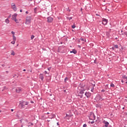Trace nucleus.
Segmentation results:
<instances>
[{
	"label": "nucleus",
	"mask_w": 127,
	"mask_h": 127,
	"mask_svg": "<svg viewBox=\"0 0 127 127\" xmlns=\"http://www.w3.org/2000/svg\"><path fill=\"white\" fill-rule=\"evenodd\" d=\"M29 1H32L33 0H28Z\"/></svg>",
	"instance_id": "obj_52"
},
{
	"label": "nucleus",
	"mask_w": 127,
	"mask_h": 127,
	"mask_svg": "<svg viewBox=\"0 0 127 127\" xmlns=\"http://www.w3.org/2000/svg\"><path fill=\"white\" fill-rule=\"evenodd\" d=\"M86 91V89H81L79 94H84V91Z\"/></svg>",
	"instance_id": "obj_14"
},
{
	"label": "nucleus",
	"mask_w": 127,
	"mask_h": 127,
	"mask_svg": "<svg viewBox=\"0 0 127 127\" xmlns=\"http://www.w3.org/2000/svg\"><path fill=\"white\" fill-rule=\"evenodd\" d=\"M91 87V92H94V87Z\"/></svg>",
	"instance_id": "obj_23"
},
{
	"label": "nucleus",
	"mask_w": 127,
	"mask_h": 127,
	"mask_svg": "<svg viewBox=\"0 0 127 127\" xmlns=\"http://www.w3.org/2000/svg\"><path fill=\"white\" fill-rule=\"evenodd\" d=\"M77 96H78V97H80V98L81 99H82V98H83V94H82V95H78Z\"/></svg>",
	"instance_id": "obj_27"
},
{
	"label": "nucleus",
	"mask_w": 127,
	"mask_h": 127,
	"mask_svg": "<svg viewBox=\"0 0 127 127\" xmlns=\"http://www.w3.org/2000/svg\"><path fill=\"white\" fill-rule=\"evenodd\" d=\"M68 80H69V78L68 77H65V79H64V82L66 83V82L67 81H68Z\"/></svg>",
	"instance_id": "obj_21"
},
{
	"label": "nucleus",
	"mask_w": 127,
	"mask_h": 127,
	"mask_svg": "<svg viewBox=\"0 0 127 127\" xmlns=\"http://www.w3.org/2000/svg\"><path fill=\"white\" fill-rule=\"evenodd\" d=\"M91 116H92L93 117V119H92V121H95L96 120V116H95V114L92 113V112L90 113Z\"/></svg>",
	"instance_id": "obj_13"
},
{
	"label": "nucleus",
	"mask_w": 127,
	"mask_h": 127,
	"mask_svg": "<svg viewBox=\"0 0 127 127\" xmlns=\"http://www.w3.org/2000/svg\"><path fill=\"white\" fill-rule=\"evenodd\" d=\"M31 16H27L26 18L25 24H30V23H31Z\"/></svg>",
	"instance_id": "obj_2"
},
{
	"label": "nucleus",
	"mask_w": 127,
	"mask_h": 127,
	"mask_svg": "<svg viewBox=\"0 0 127 127\" xmlns=\"http://www.w3.org/2000/svg\"><path fill=\"white\" fill-rule=\"evenodd\" d=\"M121 32H122V33H124V31H123V30H122V31H121Z\"/></svg>",
	"instance_id": "obj_59"
},
{
	"label": "nucleus",
	"mask_w": 127,
	"mask_h": 127,
	"mask_svg": "<svg viewBox=\"0 0 127 127\" xmlns=\"http://www.w3.org/2000/svg\"><path fill=\"white\" fill-rule=\"evenodd\" d=\"M110 86L112 87V88H115V84L114 83H111L110 84Z\"/></svg>",
	"instance_id": "obj_17"
},
{
	"label": "nucleus",
	"mask_w": 127,
	"mask_h": 127,
	"mask_svg": "<svg viewBox=\"0 0 127 127\" xmlns=\"http://www.w3.org/2000/svg\"><path fill=\"white\" fill-rule=\"evenodd\" d=\"M17 16V13H14V14L12 15V20H14V21H15L16 23H17V19H16V17Z\"/></svg>",
	"instance_id": "obj_3"
},
{
	"label": "nucleus",
	"mask_w": 127,
	"mask_h": 127,
	"mask_svg": "<svg viewBox=\"0 0 127 127\" xmlns=\"http://www.w3.org/2000/svg\"><path fill=\"white\" fill-rule=\"evenodd\" d=\"M12 37H13V41H16V38L15 37V36H12Z\"/></svg>",
	"instance_id": "obj_16"
},
{
	"label": "nucleus",
	"mask_w": 127,
	"mask_h": 127,
	"mask_svg": "<svg viewBox=\"0 0 127 127\" xmlns=\"http://www.w3.org/2000/svg\"><path fill=\"white\" fill-rule=\"evenodd\" d=\"M49 114H50V113L48 112V113H47V115H49Z\"/></svg>",
	"instance_id": "obj_60"
},
{
	"label": "nucleus",
	"mask_w": 127,
	"mask_h": 127,
	"mask_svg": "<svg viewBox=\"0 0 127 127\" xmlns=\"http://www.w3.org/2000/svg\"><path fill=\"white\" fill-rule=\"evenodd\" d=\"M6 87L5 86L4 87V89L2 90V91L3 92V91H4V90H6Z\"/></svg>",
	"instance_id": "obj_31"
},
{
	"label": "nucleus",
	"mask_w": 127,
	"mask_h": 127,
	"mask_svg": "<svg viewBox=\"0 0 127 127\" xmlns=\"http://www.w3.org/2000/svg\"><path fill=\"white\" fill-rule=\"evenodd\" d=\"M40 79H41V80L42 81H43L44 79V76H43V74H40V76H39Z\"/></svg>",
	"instance_id": "obj_12"
},
{
	"label": "nucleus",
	"mask_w": 127,
	"mask_h": 127,
	"mask_svg": "<svg viewBox=\"0 0 127 127\" xmlns=\"http://www.w3.org/2000/svg\"><path fill=\"white\" fill-rule=\"evenodd\" d=\"M96 15H97V16H100V15L98 14H96Z\"/></svg>",
	"instance_id": "obj_48"
},
{
	"label": "nucleus",
	"mask_w": 127,
	"mask_h": 127,
	"mask_svg": "<svg viewBox=\"0 0 127 127\" xmlns=\"http://www.w3.org/2000/svg\"><path fill=\"white\" fill-rule=\"evenodd\" d=\"M106 91V90H105V89H102V90H101V92H102V93H104V92H105Z\"/></svg>",
	"instance_id": "obj_36"
},
{
	"label": "nucleus",
	"mask_w": 127,
	"mask_h": 127,
	"mask_svg": "<svg viewBox=\"0 0 127 127\" xmlns=\"http://www.w3.org/2000/svg\"><path fill=\"white\" fill-rule=\"evenodd\" d=\"M80 40H78V43H80Z\"/></svg>",
	"instance_id": "obj_54"
},
{
	"label": "nucleus",
	"mask_w": 127,
	"mask_h": 127,
	"mask_svg": "<svg viewBox=\"0 0 127 127\" xmlns=\"http://www.w3.org/2000/svg\"><path fill=\"white\" fill-rule=\"evenodd\" d=\"M76 27V25H75V24H74L73 25L71 26V28H75Z\"/></svg>",
	"instance_id": "obj_26"
},
{
	"label": "nucleus",
	"mask_w": 127,
	"mask_h": 127,
	"mask_svg": "<svg viewBox=\"0 0 127 127\" xmlns=\"http://www.w3.org/2000/svg\"><path fill=\"white\" fill-rule=\"evenodd\" d=\"M34 10L35 13H37V12H36L37 10V8H34Z\"/></svg>",
	"instance_id": "obj_24"
},
{
	"label": "nucleus",
	"mask_w": 127,
	"mask_h": 127,
	"mask_svg": "<svg viewBox=\"0 0 127 127\" xmlns=\"http://www.w3.org/2000/svg\"><path fill=\"white\" fill-rule=\"evenodd\" d=\"M126 83L127 84V81H126Z\"/></svg>",
	"instance_id": "obj_64"
},
{
	"label": "nucleus",
	"mask_w": 127,
	"mask_h": 127,
	"mask_svg": "<svg viewBox=\"0 0 127 127\" xmlns=\"http://www.w3.org/2000/svg\"><path fill=\"white\" fill-rule=\"evenodd\" d=\"M54 20V19L51 16L47 17V22H48V23H51L52 22H53Z\"/></svg>",
	"instance_id": "obj_4"
},
{
	"label": "nucleus",
	"mask_w": 127,
	"mask_h": 127,
	"mask_svg": "<svg viewBox=\"0 0 127 127\" xmlns=\"http://www.w3.org/2000/svg\"><path fill=\"white\" fill-rule=\"evenodd\" d=\"M23 71H24V72H25V71H26V69H24L23 70Z\"/></svg>",
	"instance_id": "obj_47"
},
{
	"label": "nucleus",
	"mask_w": 127,
	"mask_h": 127,
	"mask_svg": "<svg viewBox=\"0 0 127 127\" xmlns=\"http://www.w3.org/2000/svg\"><path fill=\"white\" fill-rule=\"evenodd\" d=\"M112 49L113 50H115V48L114 47H112Z\"/></svg>",
	"instance_id": "obj_44"
},
{
	"label": "nucleus",
	"mask_w": 127,
	"mask_h": 127,
	"mask_svg": "<svg viewBox=\"0 0 127 127\" xmlns=\"http://www.w3.org/2000/svg\"><path fill=\"white\" fill-rule=\"evenodd\" d=\"M33 125V123L31 124V126H32Z\"/></svg>",
	"instance_id": "obj_58"
},
{
	"label": "nucleus",
	"mask_w": 127,
	"mask_h": 127,
	"mask_svg": "<svg viewBox=\"0 0 127 127\" xmlns=\"http://www.w3.org/2000/svg\"><path fill=\"white\" fill-rule=\"evenodd\" d=\"M83 127H87V124H84Z\"/></svg>",
	"instance_id": "obj_35"
},
{
	"label": "nucleus",
	"mask_w": 127,
	"mask_h": 127,
	"mask_svg": "<svg viewBox=\"0 0 127 127\" xmlns=\"http://www.w3.org/2000/svg\"><path fill=\"white\" fill-rule=\"evenodd\" d=\"M15 91L16 93H20V92H21V88L20 87H18L16 88Z\"/></svg>",
	"instance_id": "obj_10"
},
{
	"label": "nucleus",
	"mask_w": 127,
	"mask_h": 127,
	"mask_svg": "<svg viewBox=\"0 0 127 127\" xmlns=\"http://www.w3.org/2000/svg\"><path fill=\"white\" fill-rule=\"evenodd\" d=\"M103 124H104V125H105L104 127H109V125H110V123H109V122H108V121H106L105 120L103 121Z\"/></svg>",
	"instance_id": "obj_9"
},
{
	"label": "nucleus",
	"mask_w": 127,
	"mask_h": 127,
	"mask_svg": "<svg viewBox=\"0 0 127 127\" xmlns=\"http://www.w3.org/2000/svg\"><path fill=\"white\" fill-rule=\"evenodd\" d=\"M64 93H66V90H64Z\"/></svg>",
	"instance_id": "obj_50"
},
{
	"label": "nucleus",
	"mask_w": 127,
	"mask_h": 127,
	"mask_svg": "<svg viewBox=\"0 0 127 127\" xmlns=\"http://www.w3.org/2000/svg\"><path fill=\"white\" fill-rule=\"evenodd\" d=\"M26 14H28V11H26Z\"/></svg>",
	"instance_id": "obj_43"
},
{
	"label": "nucleus",
	"mask_w": 127,
	"mask_h": 127,
	"mask_svg": "<svg viewBox=\"0 0 127 127\" xmlns=\"http://www.w3.org/2000/svg\"><path fill=\"white\" fill-rule=\"evenodd\" d=\"M45 74H48V73L47 72V71H45Z\"/></svg>",
	"instance_id": "obj_38"
},
{
	"label": "nucleus",
	"mask_w": 127,
	"mask_h": 127,
	"mask_svg": "<svg viewBox=\"0 0 127 127\" xmlns=\"http://www.w3.org/2000/svg\"><path fill=\"white\" fill-rule=\"evenodd\" d=\"M114 47H115V48H116L117 49H118V48H119V46H118V45H115L114 46Z\"/></svg>",
	"instance_id": "obj_28"
},
{
	"label": "nucleus",
	"mask_w": 127,
	"mask_h": 127,
	"mask_svg": "<svg viewBox=\"0 0 127 127\" xmlns=\"http://www.w3.org/2000/svg\"><path fill=\"white\" fill-rule=\"evenodd\" d=\"M78 47L79 48H81V46L78 45Z\"/></svg>",
	"instance_id": "obj_40"
},
{
	"label": "nucleus",
	"mask_w": 127,
	"mask_h": 127,
	"mask_svg": "<svg viewBox=\"0 0 127 127\" xmlns=\"http://www.w3.org/2000/svg\"><path fill=\"white\" fill-rule=\"evenodd\" d=\"M50 96H52V94H50Z\"/></svg>",
	"instance_id": "obj_63"
},
{
	"label": "nucleus",
	"mask_w": 127,
	"mask_h": 127,
	"mask_svg": "<svg viewBox=\"0 0 127 127\" xmlns=\"http://www.w3.org/2000/svg\"><path fill=\"white\" fill-rule=\"evenodd\" d=\"M112 127V126L110 125V127Z\"/></svg>",
	"instance_id": "obj_62"
},
{
	"label": "nucleus",
	"mask_w": 127,
	"mask_h": 127,
	"mask_svg": "<svg viewBox=\"0 0 127 127\" xmlns=\"http://www.w3.org/2000/svg\"><path fill=\"white\" fill-rule=\"evenodd\" d=\"M123 110H125V107H123Z\"/></svg>",
	"instance_id": "obj_55"
},
{
	"label": "nucleus",
	"mask_w": 127,
	"mask_h": 127,
	"mask_svg": "<svg viewBox=\"0 0 127 127\" xmlns=\"http://www.w3.org/2000/svg\"><path fill=\"white\" fill-rule=\"evenodd\" d=\"M29 104V102L27 101H20L19 105L22 109H24L25 106H27Z\"/></svg>",
	"instance_id": "obj_1"
},
{
	"label": "nucleus",
	"mask_w": 127,
	"mask_h": 127,
	"mask_svg": "<svg viewBox=\"0 0 127 127\" xmlns=\"http://www.w3.org/2000/svg\"><path fill=\"white\" fill-rule=\"evenodd\" d=\"M57 126H59V123H57Z\"/></svg>",
	"instance_id": "obj_51"
},
{
	"label": "nucleus",
	"mask_w": 127,
	"mask_h": 127,
	"mask_svg": "<svg viewBox=\"0 0 127 127\" xmlns=\"http://www.w3.org/2000/svg\"><path fill=\"white\" fill-rule=\"evenodd\" d=\"M12 53H11V55H13V56H14L15 55V53L13 51H11Z\"/></svg>",
	"instance_id": "obj_19"
},
{
	"label": "nucleus",
	"mask_w": 127,
	"mask_h": 127,
	"mask_svg": "<svg viewBox=\"0 0 127 127\" xmlns=\"http://www.w3.org/2000/svg\"><path fill=\"white\" fill-rule=\"evenodd\" d=\"M123 79H124V80H126V81H127V76H126V75H123L122 76Z\"/></svg>",
	"instance_id": "obj_15"
},
{
	"label": "nucleus",
	"mask_w": 127,
	"mask_h": 127,
	"mask_svg": "<svg viewBox=\"0 0 127 127\" xmlns=\"http://www.w3.org/2000/svg\"><path fill=\"white\" fill-rule=\"evenodd\" d=\"M16 118H18V119H19V116L18 115H16Z\"/></svg>",
	"instance_id": "obj_37"
},
{
	"label": "nucleus",
	"mask_w": 127,
	"mask_h": 127,
	"mask_svg": "<svg viewBox=\"0 0 127 127\" xmlns=\"http://www.w3.org/2000/svg\"><path fill=\"white\" fill-rule=\"evenodd\" d=\"M5 21L6 23H9V20L8 19H6Z\"/></svg>",
	"instance_id": "obj_22"
},
{
	"label": "nucleus",
	"mask_w": 127,
	"mask_h": 127,
	"mask_svg": "<svg viewBox=\"0 0 127 127\" xmlns=\"http://www.w3.org/2000/svg\"><path fill=\"white\" fill-rule=\"evenodd\" d=\"M124 34H125V35H126V36H127V32H124V33L122 34V35H124Z\"/></svg>",
	"instance_id": "obj_25"
},
{
	"label": "nucleus",
	"mask_w": 127,
	"mask_h": 127,
	"mask_svg": "<svg viewBox=\"0 0 127 127\" xmlns=\"http://www.w3.org/2000/svg\"><path fill=\"white\" fill-rule=\"evenodd\" d=\"M11 43L12 44H15V41H12V42H11Z\"/></svg>",
	"instance_id": "obj_32"
},
{
	"label": "nucleus",
	"mask_w": 127,
	"mask_h": 127,
	"mask_svg": "<svg viewBox=\"0 0 127 127\" xmlns=\"http://www.w3.org/2000/svg\"><path fill=\"white\" fill-rule=\"evenodd\" d=\"M89 120H93V119H91V118H89Z\"/></svg>",
	"instance_id": "obj_61"
},
{
	"label": "nucleus",
	"mask_w": 127,
	"mask_h": 127,
	"mask_svg": "<svg viewBox=\"0 0 127 127\" xmlns=\"http://www.w3.org/2000/svg\"><path fill=\"white\" fill-rule=\"evenodd\" d=\"M22 120L23 119H21V120H20V123H22Z\"/></svg>",
	"instance_id": "obj_45"
},
{
	"label": "nucleus",
	"mask_w": 127,
	"mask_h": 127,
	"mask_svg": "<svg viewBox=\"0 0 127 127\" xmlns=\"http://www.w3.org/2000/svg\"><path fill=\"white\" fill-rule=\"evenodd\" d=\"M102 23L103 24V25H106V24H108V19L102 18Z\"/></svg>",
	"instance_id": "obj_6"
},
{
	"label": "nucleus",
	"mask_w": 127,
	"mask_h": 127,
	"mask_svg": "<svg viewBox=\"0 0 127 127\" xmlns=\"http://www.w3.org/2000/svg\"><path fill=\"white\" fill-rule=\"evenodd\" d=\"M72 17H67V19H68V20H71V19H72Z\"/></svg>",
	"instance_id": "obj_30"
},
{
	"label": "nucleus",
	"mask_w": 127,
	"mask_h": 127,
	"mask_svg": "<svg viewBox=\"0 0 127 127\" xmlns=\"http://www.w3.org/2000/svg\"><path fill=\"white\" fill-rule=\"evenodd\" d=\"M11 112H13V109H11Z\"/></svg>",
	"instance_id": "obj_53"
},
{
	"label": "nucleus",
	"mask_w": 127,
	"mask_h": 127,
	"mask_svg": "<svg viewBox=\"0 0 127 127\" xmlns=\"http://www.w3.org/2000/svg\"><path fill=\"white\" fill-rule=\"evenodd\" d=\"M2 67H4V64L1 65Z\"/></svg>",
	"instance_id": "obj_42"
},
{
	"label": "nucleus",
	"mask_w": 127,
	"mask_h": 127,
	"mask_svg": "<svg viewBox=\"0 0 127 127\" xmlns=\"http://www.w3.org/2000/svg\"><path fill=\"white\" fill-rule=\"evenodd\" d=\"M85 96L89 99L92 96V93H90L89 92H86L85 93Z\"/></svg>",
	"instance_id": "obj_8"
},
{
	"label": "nucleus",
	"mask_w": 127,
	"mask_h": 127,
	"mask_svg": "<svg viewBox=\"0 0 127 127\" xmlns=\"http://www.w3.org/2000/svg\"><path fill=\"white\" fill-rule=\"evenodd\" d=\"M73 115L72 114H66V116L64 118V120H69V118H72Z\"/></svg>",
	"instance_id": "obj_5"
},
{
	"label": "nucleus",
	"mask_w": 127,
	"mask_h": 127,
	"mask_svg": "<svg viewBox=\"0 0 127 127\" xmlns=\"http://www.w3.org/2000/svg\"><path fill=\"white\" fill-rule=\"evenodd\" d=\"M11 8H12L14 11H16L17 8H16V6L14 3H12Z\"/></svg>",
	"instance_id": "obj_7"
},
{
	"label": "nucleus",
	"mask_w": 127,
	"mask_h": 127,
	"mask_svg": "<svg viewBox=\"0 0 127 127\" xmlns=\"http://www.w3.org/2000/svg\"><path fill=\"white\" fill-rule=\"evenodd\" d=\"M80 10H81V11H82V10H83V9H82V8H81V9H80Z\"/></svg>",
	"instance_id": "obj_56"
},
{
	"label": "nucleus",
	"mask_w": 127,
	"mask_h": 127,
	"mask_svg": "<svg viewBox=\"0 0 127 127\" xmlns=\"http://www.w3.org/2000/svg\"><path fill=\"white\" fill-rule=\"evenodd\" d=\"M121 82H122V83H124L125 81H124V80H121Z\"/></svg>",
	"instance_id": "obj_46"
},
{
	"label": "nucleus",
	"mask_w": 127,
	"mask_h": 127,
	"mask_svg": "<svg viewBox=\"0 0 127 127\" xmlns=\"http://www.w3.org/2000/svg\"><path fill=\"white\" fill-rule=\"evenodd\" d=\"M80 40H81V41H84V42H86V39H84L83 38H80Z\"/></svg>",
	"instance_id": "obj_20"
},
{
	"label": "nucleus",
	"mask_w": 127,
	"mask_h": 127,
	"mask_svg": "<svg viewBox=\"0 0 127 127\" xmlns=\"http://www.w3.org/2000/svg\"><path fill=\"white\" fill-rule=\"evenodd\" d=\"M51 69V68L49 67L48 68V70H49V71H50Z\"/></svg>",
	"instance_id": "obj_39"
},
{
	"label": "nucleus",
	"mask_w": 127,
	"mask_h": 127,
	"mask_svg": "<svg viewBox=\"0 0 127 127\" xmlns=\"http://www.w3.org/2000/svg\"><path fill=\"white\" fill-rule=\"evenodd\" d=\"M94 63H96V60H94Z\"/></svg>",
	"instance_id": "obj_57"
},
{
	"label": "nucleus",
	"mask_w": 127,
	"mask_h": 127,
	"mask_svg": "<svg viewBox=\"0 0 127 127\" xmlns=\"http://www.w3.org/2000/svg\"><path fill=\"white\" fill-rule=\"evenodd\" d=\"M33 38H34V35H32L31 36V39L32 40Z\"/></svg>",
	"instance_id": "obj_29"
},
{
	"label": "nucleus",
	"mask_w": 127,
	"mask_h": 127,
	"mask_svg": "<svg viewBox=\"0 0 127 127\" xmlns=\"http://www.w3.org/2000/svg\"><path fill=\"white\" fill-rule=\"evenodd\" d=\"M20 12H22V9L20 10Z\"/></svg>",
	"instance_id": "obj_49"
},
{
	"label": "nucleus",
	"mask_w": 127,
	"mask_h": 127,
	"mask_svg": "<svg viewBox=\"0 0 127 127\" xmlns=\"http://www.w3.org/2000/svg\"><path fill=\"white\" fill-rule=\"evenodd\" d=\"M96 86V84L95 83V82H94V84H92L91 86H90V87H91L92 88H93H93H94V87H95Z\"/></svg>",
	"instance_id": "obj_18"
},
{
	"label": "nucleus",
	"mask_w": 127,
	"mask_h": 127,
	"mask_svg": "<svg viewBox=\"0 0 127 127\" xmlns=\"http://www.w3.org/2000/svg\"><path fill=\"white\" fill-rule=\"evenodd\" d=\"M31 104H34V102H33V101H31Z\"/></svg>",
	"instance_id": "obj_41"
},
{
	"label": "nucleus",
	"mask_w": 127,
	"mask_h": 127,
	"mask_svg": "<svg viewBox=\"0 0 127 127\" xmlns=\"http://www.w3.org/2000/svg\"><path fill=\"white\" fill-rule=\"evenodd\" d=\"M70 53H73V54H77V51L75 49H73L70 52Z\"/></svg>",
	"instance_id": "obj_11"
},
{
	"label": "nucleus",
	"mask_w": 127,
	"mask_h": 127,
	"mask_svg": "<svg viewBox=\"0 0 127 127\" xmlns=\"http://www.w3.org/2000/svg\"><path fill=\"white\" fill-rule=\"evenodd\" d=\"M91 123L92 125H93V124H94V123H95V122L94 121H92V122H89V123Z\"/></svg>",
	"instance_id": "obj_34"
},
{
	"label": "nucleus",
	"mask_w": 127,
	"mask_h": 127,
	"mask_svg": "<svg viewBox=\"0 0 127 127\" xmlns=\"http://www.w3.org/2000/svg\"><path fill=\"white\" fill-rule=\"evenodd\" d=\"M12 34H13V36H14V34H15V33L13 31L11 32Z\"/></svg>",
	"instance_id": "obj_33"
}]
</instances>
